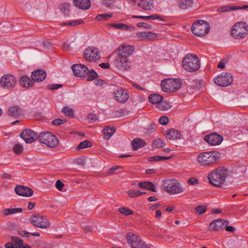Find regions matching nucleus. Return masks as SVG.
Masks as SVG:
<instances>
[{
    "label": "nucleus",
    "mask_w": 248,
    "mask_h": 248,
    "mask_svg": "<svg viewBox=\"0 0 248 248\" xmlns=\"http://www.w3.org/2000/svg\"><path fill=\"white\" fill-rule=\"evenodd\" d=\"M145 193L146 192H141L140 190H134L132 189L130 190L127 192L128 195L131 198H136Z\"/></svg>",
    "instance_id": "39"
},
{
    "label": "nucleus",
    "mask_w": 248,
    "mask_h": 248,
    "mask_svg": "<svg viewBox=\"0 0 248 248\" xmlns=\"http://www.w3.org/2000/svg\"><path fill=\"white\" fill-rule=\"evenodd\" d=\"M182 63L184 68L189 72H196L200 67L198 57L193 54H186L183 60Z\"/></svg>",
    "instance_id": "3"
},
{
    "label": "nucleus",
    "mask_w": 248,
    "mask_h": 248,
    "mask_svg": "<svg viewBox=\"0 0 248 248\" xmlns=\"http://www.w3.org/2000/svg\"><path fill=\"white\" fill-rule=\"evenodd\" d=\"M17 233L22 237H28V234L30 233L29 232L25 230H18Z\"/></svg>",
    "instance_id": "59"
},
{
    "label": "nucleus",
    "mask_w": 248,
    "mask_h": 248,
    "mask_svg": "<svg viewBox=\"0 0 248 248\" xmlns=\"http://www.w3.org/2000/svg\"><path fill=\"white\" fill-rule=\"evenodd\" d=\"M204 86V82L203 80L196 82L195 88L198 90H202Z\"/></svg>",
    "instance_id": "50"
},
{
    "label": "nucleus",
    "mask_w": 248,
    "mask_h": 248,
    "mask_svg": "<svg viewBox=\"0 0 248 248\" xmlns=\"http://www.w3.org/2000/svg\"><path fill=\"white\" fill-rule=\"evenodd\" d=\"M233 81L232 76L229 73H222L214 78L215 83L219 86L226 87L230 85Z\"/></svg>",
    "instance_id": "10"
},
{
    "label": "nucleus",
    "mask_w": 248,
    "mask_h": 248,
    "mask_svg": "<svg viewBox=\"0 0 248 248\" xmlns=\"http://www.w3.org/2000/svg\"><path fill=\"white\" fill-rule=\"evenodd\" d=\"M99 66L104 69H108L109 68V64L108 63H101L99 64Z\"/></svg>",
    "instance_id": "61"
},
{
    "label": "nucleus",
    "mask_w": 248,
    "mask_h": 248,
    "mask_svg": "<svg viewBox=\"0 0 248 248\" xmlns=\"http://www.w3.org/2000/svg\"><path fill=\"white\" fill-rule=\"evenodd\" d=\"M87 73V75L85 77H87V80L88 81L93 80L97 78L98 76L96 72L93 70L89 71V70L88 69V72Z\"/></svg>",
    "instance_id": "41"
},
{
    "label": "nucleus",
    "mask_w": 248,
    "mask_h": 248,
    "mask_svg": "<svg viewBox=\"0 0 248 248\" xmlns=\"http://www.w3.org/2000/svg\"><path fill=\"white\" fill-rule=\"evenodd\" d=\"M11 240L15 243L16 248H31L30 245L24 244L23 241L17 237L11 236Z\"/></svg>",
    "instance_id": "25"
},
{
    "label": "nucleus",
    "mask_w": 248,
    "mask_h": 248,
    "mask_svg": "<svg viewBox=\"0 0 248 248\" xmlns=\"http://www.w3.org/2000/svg\"><path fill=\"white\" fill-rule=\"evenodd\" d=\"M62 87V84H49L47 86L48 89L52 90H54L58 89L59 88Z\"/></svg>",
    "instance_id": "56"
},
{
    "label": "nucleus",
    "mask_w": 248,
    "mask_h": 248,
    "mask_svg": "<svg viewBox=\"0 0 248 248\" xmlns=\"http://www.w3.org/2000/svg\"><path fill=\"white\" fill-rule=\"evenodd\" d=\"M55 186L59 191H62L64 184L60 180H58L55 183Z\"/></svg>",
    "instance_id": "57"
},
{
    "label": "nucleus",
    "mask_w": 248,
    "mask_h": 248,
    "mask_svg": "<svg viewBox=\"0 0 248 248\" xmlns=\"http://www.w3.org/2000/svg\"><path fill=\"white\" fill-rule=\"evenodd\" d=\"M114 0H103L104 4L108 7L110 5L114 2Z\"/></svg>",
    "instance_id": "62"
},
{
    "label": "nucleus",
    "mask_w": 248,
    "mask_h": 248,
    "mask_svg": "<svg viewBox=\"0 0 248 248\" xmlns=\"http://www.w3.org/2000/svg\"><path fill=\"white\" fill-rule=\"evenodd\" d=\"M137 25L138 27H143L145 29H150L151 28V26L150 25L143 22L138 23Z\"/></svg>",
    "instance_id": "60"
},
{
    "label": "nucleus",
    "mask_w": 248,
    "mask_h": 248,
    "mask_svg": "<svg viewBox=\"0 0 248 248\" xmlns=\"http://www.w3.org/2000/svg\"><path fill=\"white\" fill-rule=\"evenodd\" d=\"M73 4L76 7L82 10H87L91 7L90 0H73Z\"/></svg>",
    "instance_id": "23"
},
{
    "label": "nucleus",
    "mask_w": 248,
    "mask_h": 248,
    "mask_svg": "<svg viewBox=\"0 0 248 248\" xmlns=\"http://www.w3.org/2000/svg\"><path fill=\"white\" fill-rule=\"evenodd\" d=\"M115 131L114 127L106 126L103 130V133L104 134V137L106 139H109Z\"/></svg>",
    "instance_id": "33"
},
{
    "label": "nucleus",
    "mask_w": 248,
    "mask_h": 248,
    "mask_svg": "<svg viewBox=\"0 0 248 248\" xmlns=\"http://www.w3.org/2000/svg\"><path fill=\"white\" fill-rule=\"evenodd\" d=\"M88 118L91 123H93L97 120V117L96 114L91 113L88 115Z\"/></svg>",
    "instance_id": "58"
},
{
    "label": "nucleus",
    "mask_w": 248,
    "mask_h": 248,
    "mask_svg": "<svg viewBox=\"0 0 248 248\" xmlns=\"http://www.w3.org/2000/svg\"><path fill=\"white\" fill-rule=\"evenodd\" d=\"M84 58L89 62H95L100 58V52L98 48L94 47H89L83 53Z\"/></svg>",
    "instance_id": "12"
},
{
    "label": "nucleus",
    "mask_w": 248,
    "mask_h": 248,
    "mask_svg": "<svg viewBox=\"0 0 248 248\" xmlns=\"http://www.w3.org/2000/svg\"><path fill=\"white\" fill-rule=\"evenodd\" d=\"M15 191L17 195L23 197H30L33 194V190L31 188L23 186H16Z\"/></svg>",
    "instance_id": "21"
},
{
    "label": "nucleus",
    "mask_w": 248,
    "mask_h": 248,
    "mask_svg": "<svg viewBox=\"0 0 248 248\" xmlns=\"http://www.w3.org/2000/svg\"><path fill=\"white\" fill-rule=\"evenodd\" d=\"M20 135L27 143H32L38 139V134L30 129L24 130L20 133Z\"/></svg>",
    "instance_id": "14"
},
{
    "label": "nucleus",
    "mask_w": 248,
    "mask_h": 248,
    "mask_svg": "<svg viewBox=\"0 0 248 248\" xmlns=\"http://www.w3.org/2000/svg\"><path fill=\"white\" fill-rule=\"evenodd\" d=\"M92 145V143L89 140H86L80 142L79 145L76 148L77 150L90 147Z\"/></svg>",
    "instance_id": "38"
},
{
    "label": "nucleus",
    "mask_w": 248,
    "mask_h": 248,
    "mask_svg": "<svg viewBox=\"0 0 248 248\" xmlns=\"http://www.w3.org/2000/svg\"><path fill=\"white\" fill-rule=\"evenodd\" d=\"M166 136L169 139L176 140L180 138L181 134L179 131L171 129L166 131Z\"/></svg>",
    "instance_id": "28"
},
{
    "label": "nucleus",
    "mask_w": 248,
    "mask_h": 248,
    "mask_svg": "<svg viewBox=\"0 0 248 248\" xmlns=\"http://www.w3.org/2000/svg\"><path fill=\"white\" fill-rule=\"evenodd\" d=\"M171 156L169 157L162 156H155L149 158V161H165L171 158Z\"/></svg>",
    "instance_id": "42"
},
{
    "label": "nucleus",
    "mask_w": 248,
    "mask_h": 248,
    "mask_svg": "<svg viewBox=\"0 0 248 248\" xmlns=\"http://www.w3.org/2000/svg\"><path fill=\"white\" fill-rule=\"evenodd\" d=\"M138 5L145 10H150L154 7V1L153 0H140Z\"/></svg>",
    "instance_id": "26"
},
{
    "label": "nucleus",
    "mask_w": 248,
    "mask_h": 248,
    "mask_svg": "<svg viewBox=\"0 0 248 248\" xmlns=\"http://www.w3.org/2000/svg\"><path fill=\"white\" fill-rule=\"evenodd\" d=\"M156 37V34L151 31L146 32V40L154 39Z\"/></svg>",
    "instance_id": "54"
},
{
    "label": "nucleus",
    "mask_w": 248,
    "mask_h": 248,
    "mask_svg": "<svg viewBox=\"0 0 248 248\" xmlns=\"http://www.w3.org/2000/svg\"><path fill=\"white\" fill-rule=\"evenodd\" d=\"M46 72L42 69H37L31 73V79L34 81L41 82L46 78Z\"/></svg>",
    "instance_id": "22"
},
{
    "label": "nucleus",
    "mask_w": 248,
    "mask_h": 248,
    "mask_svg": "<svg viewBox=\"0 0 248 248\" xmlns=\"http://www.w3.org/2000/svg\"><path fill=\"white\" fill-rule=\"evenodd\" d=\"M163 99V96L158 94H151L148 97L149 101L153 104H159Z\"/></svg>",
    "instance_id": "36"
},
{
    "label": "nucleus",
    "mask_w": 248,
    "mask_h": 248,
    "mask_svg": "<svg viewBox=\"0 0 248 248\" xmlns=\"http://www.w3.org/2000/svg\"><path fill=\"white\" fill-rule=\"evenodd\" d=\"M23 210L21 208H7L2 210V213L5 216H8L17 212H21Z\"/></svg>",
    "instance_id": "37"
},
{
    "label": "nucleus",
    "mask_w": 248,
    "mask_h": 248,
    "mask_svg": "<svg viewBox=\"0 0 248 248\" xmlns=\"http://www.w3.org/2000/svg\"><path fill=\"white\" fill-rule=\"evenodd\" d=\"M219 157V154L215 151L205 152L200 153L197 157L199 164L204 167L214 164Z\"/></svg>",
    "instance_id": "2"
},
{
    "label": "nucleus",
    "mask_w": 248,
    "mask_h": 248,
    "mask_svg": "<svg viewBox=\"0 0 248 248\" xmlns=\"http://www.w3.org/2000/svg\"><path fill=\"white\" fill-rule=\"evenodd\" d=\"M108 26L111 27H114L117 29L127 31L130 30L131 29H133V28L132 26H128L127 25L121 23H110L108 24Z\"/></svg>",
    "instance_id": "34"
},
{
    "label": "nucleus",
    "mask_w": 248,
    "mask_h": 248,
    "mask_svg": "<svg viewBox=\"0 0 248 248\" xmlns=\"http://www.w3.org/2000/svg\"><path fill=\"white\" fill-rule=\"evenodd\" d=\"M5 246L6 248H16L14 245L10 242L6 243Z\"/></svg>",
    "instance_id": "64"
},
{
    "label": "nucleus",
    "mask_w": 248,
    "mask_h": 248,
    "mask_svg": "<svg viewBox=\"0 0 248 248\" xmlns=\"http://www.w3.org/2000/svg\"><path fill=\"white\" fill-rule=\"evenodd\" d=\"M159 108L162 110H167L170 108V105L166 101L163 100L159 103Z\"/></svg>",
    "instance_id": "45"
},
{
    "label": "nucleus",
    "mask_w": 248,
    "mask_h": 248,
    "mask_svg": "<svg viewBox=\"0 0 248 248\" xmlns=\"http://www.w3.org/2000/svg\"><path fill=\"white\" fill-rule=\"evenodd\" d=\"M238 10H240L239 6H236L232 5H227L218 8L217 11L218 12L224 13Z\"/></svg>",
    "instance_id": "31"
},
{
    "label": "nucleus",
    "mask_w": 248,
    "mask_h": 248,
    "mask_svg": "<svg viewBox=\"0 0 248 248\" xmlns=\"http://www.w3.org/2000/svg\"><path fill=\"white\" fill-rule=\"evenodd\" d=\"M228 224V221L225 219H218L215 220L209 225V229L215 231L225 228Z\"/></svg>",
    "instance_id": "20"
},
{
    "label": "nucleus",
    "mask_w": 248,
    "mask_h": 248,
    "mask_svg": "<svg viewBox=\"0 0 248 248\" xmlns=\"http://www.w3.org/2000/svg\"><path fill=\"white\" fill-rule=\"evenodd\" d=\"M39 141L46 144L48 147L54 148L59 144L58 138L52 133L49 132H43L38 136Z\"/></svg>",
    "instance_id": "7"
},
{
    "label": "nucleus",
    "mask_w": 248,
    "mask_h": 248,
    "mask_svg": "<svg viewBox=\"0 0 248 248\" xmlns=\"http://www.w3.org/2000/svg\"><path fill=\"white\" fill-rule=\"evenodd\" d=\"M145 143H146L144 140L140 138L135 139L131 142V145L133 147V149L135 151L143 147L145 145Z\"/></svg>",
    "instance_id": "32"
},
{
    "label": "nucleus",
    "mask_w": 248,
    "mask_h": 248,
    "mask_svg": "<svg viewBox=\"0 0 248 248\" xmlns=\"http://www.w3.org/2000/svg\"><path fill=\"white\" fill-rule=\"evenodd\" d=\"M112 16L111 13H105L97 15L95 19L98 21L107 20Z\"/></svg>",
    "instance_id": "40"
},
{
    "label": "nucleus",
    "mask_w": 248,
    "mask_h": 248,
    "mask_svg": "<svg viewBox=\"0 0 248 248\" xmlns=\"http://www.w3.org/2000/svg\"><path fill=\"white\" fill-rule=\"evenodd\" d=\"M161 86L162 90L165 92H174L181 88V80L172 78L164 79L162 81Z\"/></svg>",
    "instance_id": "9"
},
{
    "label": "nucleus",
    "mask_w": 248,
    "mask_h": 248,
    "mask_svg": "<svg viewBox=\"0 0 248 248\" xmlns=\"http://www.w3.org/2000/svg\"><path fill=\"white\" fill-rule=\"evenodd\" d=\"M65 122L66 120L65 119H56L52 121V124L55 125H59L65 123Z\"/></svg>",
    "instance_id": "51"
},
{
    "label": "nucleus",
    "mask_w": 248,
    "mask_h": 248,
    "mask_svg": "<svg viewBox=\"0 0 248 248\" xmlns=\"http://www.w3.org/2000/svg\"><path fill=\"white\" fill-rule=\"evenodd\" d=\"M134 51V47L132 46H123L119 47L116 53L118 56L128 58L131 55Z\"/></svg>",
    "instance_id": "18"
},
{
    "label": "nucleus",
    "mask_w": 248,
    "mask_h": 248,
    "mask_svg": "<svg viewBox=\"0 0 248 248\" xmlns=\"http://www.w3.org/2000/svg\"><path fill=\"white\" fill-rule=\"evenodd\" d=\"M119 210L120 213L125 216L133 215L134 214V212L132 210L125 207H121L119 208Z\"/></svg>",
    "instance_id": "43"
},
{
    "label": "nucleus",
    "mask_w": 248,
    "mask_h": 248,
    "mask_svg": "<svg viewBox=\"0 0 248 248\" xmlns=\"http://www.w3.org/2000/svg\"><path fill=\"white\" fill-rule=\"evenodd\" d=\"M129 97L127 91L123 88H119L114 92V98L119 103L126 102Z\"/></svg>",
    "instance_id": "19"
},
{
    "label": "nucleus",
    "mask_w": 248,
    "mask_h": 248,
    "mask_svg": "<svg viewBox=\"0 0 248 248\" xmlns=\"http://www.w3.org/2000/svg\"><path fill=\"white\" fill-rule=\"evenodd\" d=\"M187 182L190 185H196L199 183L198 180L195 177H191L189 178Z\"/></svg>",
    "instance_id": "55"
},
{
    "label": "nucleus",
    "mask_w": 248,
    "mask_h": 248,
    "mask_svg": "<svg viewBox=\"0 0 248 248\" xmlns=\"http://www.w3.org/2000/svg\"><path fill=\"white\" fill-rule=\"evenodd\" d=\"M74 74L76 77H85L88 72V68L82 64H75L72 66Z\"/></svg>",
    "instance_id": "17"
},
{
    "label": "nucleus",
    "mask_w": 248,
    "mask_h": 248,
    "mask_svg": "<svg viewBox=\"0 0 248 248\" xmlns=\"http://www.w3.org/2000/svg\"><path fill=\"white\" fill-rule=\"evenodd\" d=\"M228 176V170L223 167L214 170L208 176L210 183L217 187H221Z\"/></svg>",
    "instance_id": "1"
},
{
    "label": "nucleus",
    "mask_w": 248,
    "mask_h": 248,
    "mask_svg": "<svg viewBox=\"0 0 248 248\" xmlns=\"http://www.w3.org/2000/svg\"><path fill=\"white\" fill-rule=\"evenodd\" d=\"M179 7L182 10H187L192 7L193 0H178Z\"/></svg>",
    "instance_id": "27"
},
{
    "label": "nucleus",
    "mask_w": 248,
    "mask_h": 248,
    "mask_svg": "<svg viewBox=\"0 0 248 248\" xmlns=\"http://www.w3.org/2000/svg\"><path fill=\"white\" fill-rule=\"evenodd\" d=\"M13 150L15 153L20 154L23 152V147L20 144H16L13 148Z\"/></svg>",
    "instance_id": "48"
},
{
    "label": "nucleus",
    "mask_w": 248,
    "mask_h": 248,
    "mask_svg": "<svg viewBox=\"0 0 248 248\" xmlns=\"http://www.w3.org/2000/svg\"><path fill=\"white\" fill-rule=\"evenodd\" d=\"M127 243L131 248H151L150 245L142 240L139 235L129 232L126 235Z\"/></svg>",
    "instance_id": "6"
},
{
    "label": "nucleus",
    "mask_w": 248,
    "mask_h": 248,
    "mask_svg": "<svg viewBox=\"0 0 248 248\" xmlns=\"http://www.w3.org/2000/svg\"><path fill=\"white\" fill-rule=\"evenodd\" d=\"M165 146V141L161 139L158 138L154 140L152 142V147L155 149H159Z\"/></svg>",
    "instance_id": "35"
},
{
    "label": "nucleus",
    "mask_w": 248,
    "mask_h": 248,
    "mask_svg": "<svg viewBox=\"0 0 248 248\" xmlns=\"http://www.w3.org/2000/svg\"><path fill=\"white\" fill-rule=\"evenodd\" d=\"M77 163L78 164L81 165L82 166H84L85 164L84 159L81 157L77 159Z\"/></svg>",
    "instance_id": "63"
},
{
    "label": "nucleus",
    "mask_w": 248,
    "mask_h": 248,
    "mask_svg": "<svg viewBox=\"0 0 248 248\" xmlns=\"http://www.w3.org/2000/svg\"><path fill=\"white\" fill-rule=\"evenodd\" d=\"M210 24L206 21L198 20L195 21L191 27L192 32L197 36H203L207 34L210 30Z\"/></svg>",
    "instance_id": "4"
},
{
    "label": "nucleus",
    "mask_w": 248,
    "mask_h": 248,
    "mask_svg": "<svg viewBox=\"0 0 248 248\" xmlns=\"http://www.w3.org/2000/svg\"><path fill=\"white\" fill-rule=\"evenodd\" d=\"M139 186L141 188H144L147 190L155 192V186L152 182L149 181H143L139 183Z\"/></svg>",
    "instance_id": "29"
},
{
    "label": "nucleus",
    "mask_w": 248,
    "mask_h": 248,
    "mask_svg": "<svg viewBox=\"0 0 248 248\" xmlns=\"http://www.w3.org/2000/svg\"><path fill=\"white\" fill-rule=\"evenodd\" d=\"M22 113V109L18 106H13L10 108L8 110V114L13 117L16 118Z\"/></svg>",
    "instance_id": "30"
},
{
    "label": "nucleus",
    "mask_w": 248,
    "mask_h": 248,
    "mask_svg": "<svg viewBox=\"0 0 248 248\" xmlns=\"http://www.w3.org/2000/svg\"><path fill=\"white\" fill-rule=\"evenodd\" d=\"M204 139L207 142L212 145H217L221 143L223 137L216 133H212L205 136Z\"/></svg>",
    "instance_id": "16"
},
{
    "label": "nucleus",
    "mask_w": 248,
    "mask_h": 248,
    "mask_svg": "<svg viewBox=\"0 0 248 248\" xmlns=\"http://www.w3.org/2000/svg\"><path fill=\"white\" fill-rule=\"evenodd\" d=\"M169 122V118L168 117L163 116H161L159 119V122L162 124V125H165L166 124Z\"/></svg>",
    "instance_id": "53"
},
{
    "label": "nucleus",
    "mask_w": 248,
    "mask_h": 248,
    "mask_svg": "<svg viewBox=\"0 0 248 248\" xmlns=\"http://www.w3.org/2000/svg\"><path fill=\"white\" fill-rule=\"evenodd\" d=\"M248 33V24L244 22H238L232 27L231 30L232 36L235 39L244 38Z\"/></svg>",
    "instance_id": "8"
},
{
    "label": "nucleus",
    "mask_w": 248,
    "mask_h": 248,
    "mask_svg": "<svg viewBox=\"0 0 248 248\" xmlns=\"http://www.w3.org/2000/svg\"><path fill=\"white\" fill-rule=\"evenodd\" d=\"M114 64L119 70H127L130 68L131 62L127 58L118 56L114 61Z\"/></svg>",
    "instance_id": "15"
},
{
    "label": "nucleus",
    "mask_w": 248,
    "mask_h": 248,
    "mask_svg": "<svg viewBox=\"0 0 248 248\" xmlns=\"http://www.w3.org/2000/svg\"><path fill=\"white\" fill-rule=\"evenodd\" d=\"M137 36L139 40L140 41L146 40V32H138L137 33Z\"/></svg>",
    "instance_id": "49"
},
{
    "label": "nucleus",
    "mask_w": 248,
    "mask_h": 248,
    "mask_svg": "<svg viewBox=\"0 0 248 248\" xmlns=\"http://www.w3.org/2000/svg\"><path fill=\"white\" fill-rule=\"evenodd\" d=\"M147 18L148 20L159 19L161 21L164 20V19H163V18L161 16H158V15H156V14H153V15H151L150 16H147Z\"/></svg>",
    "instance_id": "52"
},
{
    "label": "nucleus",
    "mask_w": 248,
    "mask_h": 248,
    "mask_svg": "<svg viewBox=\"0 0 248 248\" xmlns=\"http://www.w3.org/2000/svg\"><path fill=\"white\" fill-rule=\"evenodd\" d=\"M16 78L13 75L5 74L0 79V84L1 87L4 89H13L16 83Z\"/></svg>",
    "instance_id": "11"
},
{
    "label": "nucleus",
    "mask_w": 248,
    "mask_h": 248,
    "mask_svg": "<svg viewBox=\"0 0 248 248\" xmlns=\"http://www.w3.org/2000/svg\"><path fill=\"white\" fill-rule=\"evenodd\" d=\"M31 224L36 227L42 229L47 228L50 224L46 218L40 215H34L31 218Z\"/></svg>",
    "instance_id": "13"
},
{
    "label": "nucleus",
    "mask_w": 248,
    "mask_h": 248,
    "mask_svg": "<svg viewBox=\"0 0 248 248\" xmlns=\"http://www.w3.org/2000/svg\"><path fill=\"white\" fill-rule=\"evenodd\" d=\"M163 186L165 190L171 194H177L184 192L185 188L176 179H168L164 181Z\"/></svg>",
    "instance_id": "5"
},
{
    "label": "nucleus",
    "mask_w": 248,
    "mask_h": 248,
    "mask_svg": "<svg viewBox=\"0 0 248 248\" xmlns=\"http://www.w3.org/2000/svg\"><path fill=\"white\" fill-rule=\"evenodd\" d=\"M60 10L64 14H67L69 11V5L67 3H63L60 6Z\"/></svg>",
    "instance_id": "46"
},
{
    "label": "nucleus",
    "mask_w": 248,
    "mask_h": 248,
    "mask_svg": "<svg viewBox=\"0 0 248 248\" xmlns=\"http://www.w3.org/2000/svg\"><path fill=\"white\" fill-rule=\"evenodd\" d=\"M62 112L65 115L72 117L73 116V109L67 106H65L62 108Z\"/></svg>",
    "instance_id": "44"
},
{
    "label": "nucleus",
    "mask_w": 248,
    "mask_h": 248,
    "mask_svg": "<svg viewBox=\"0 0 248 248\" xmlns=\"http://www.w3.org/2000/svg\"><path fill=\"white\" fill-rule=\"evenodd\" d=\"M20 85L24 88H29L34 85V81L31 80L29 78L26 76L20 77L19 79Z\"/></svg>",
    "instance_id": "24"
},
{
    "label": "nucleus",
    "mask_w": 248,
    "mask_h": 248,
    "mask_svg": "<svg viewBox=\"0 0 248 248\" xmlns=\"http://www.w3.org/2000/svg\"><path fill=\"white\" fill-rule=\"evenodd\" d=\"M196 213L198 214H202L205 212L206 210V207L204 205H199L197 206L196 209Z\"/></svg>",
    "instance_id": "47"
}]
</instances>
